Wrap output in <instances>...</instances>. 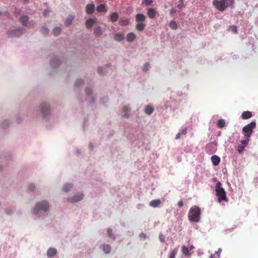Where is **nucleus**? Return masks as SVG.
<instances>
[{
    "instance_id": "f257e3e1",
    "label": "nucleus",
    "mask_w": 258,
    "mask_h": 258,
    "mask_svg": "<svg viewBox=\"0 0 258 258\" xmlns=\"http://www.w3.org/2000/svg\"><path fill=\"white\" fill-rule=\"evenodd\" d=\"M234 0H214L212 2L214 7L219 11H224L228 7H233Z\"/></svg>"
},
{
    "instance_id": "f03ea898",
    "label": "nucleus",
    "mask_w": 258,
    "mask_h": 258,
    "mask_svg": "<svg viewBox=\"0 0 258 258\" xmlns=\"http://www.w3.org/2000/svg\"><path fill=\"white\" fill-rule=\"evenodd\" d=\"M201 214V209L197 206H192L189 211L188 218L190 221L197 223L200 220Z\"/></svg>"
},
{
    "instance_id": "7ed1b4c3",
    "label": "nucleus",
    "mask_w": 258,
    "mask_h": 258,
    "mask_svg": "<svg viewBox=\"0 0 258 258\" xmlns=\"http://www.w3.org/2000/svg\"><path fill=\"white\" fill-rule=\"evenodd\" d=\"M221 183L220 182H218L215 186L216 196L218 198V202L219 203L222 202L223 201L225 202L227 201L226 192L224 189L221 186Z\"/></svg>"
},
{
    "instance_id": "20e7f679",
    "label": "nucleus",
    "mask_w": 258,
    "mask_h": 258,
    "mask_svg": "<svg viewBox=\"0 0 258 258\" xmlns=\"http://www.w3.org/2000/svg\"><path fill=\"white\" fill-rule=\"evenodd\" d=\"M255 122L251 121L249 124H248L247 125H245L243 127V133L244 136L246 137V139H247V140H249V138L250 137L251 135L252 134L253 130L255 127Z\"/></svg>"
},
{
    "instance_id": "39448f33",
    "label": "nucleus",
    "mask_w": 258,
    "mask_h": 258,
    "mask_svg": "<svg viewBox=\"0 0 258 258\" xmlns=\"http://www.w3.org/2000/svg\"><path fill=\"white\" fill-rule=\"evenodd\" d=\"M49 208L48 203L46 201L38 202L36 204L34 209L33 212L36 214L39 210H42L44 212L47 211Z\"/></svg>"
},
{
    "instance_id": "423d86ee",
    "label": "nucleus",
    "mask_w": 258,
    "mask_h": 258,
    "mask_svg": "<svg viewBox=\"0 0 258 258\" xmlns=\"http://www.w3.org/2000/svg\"><path fill=\"white\" fill-rule=\"evenodd\" d=\"M23 34V31L22 29L18 28L14 30H11L8 31L7 34L10 37H19Z\"/></svg>"
},
{
    "instance_id": "0eeeda50",
    "label": "nucleus",
    "mask_w": 258,
    "mask_h": 258,
    "mask_svg": "<svg viewBox=\"0 0 258 258\" xmlns=\"http://www.w3.org/2000/svg\"><path fill=\"white\" fill-rule=\"evenodd\" d=\"M41 111L44 116H46L50 112L49 106L47 104H42L41 105Z\"/></svg>"
},
{
    "instance_id": "6e6552de",
    "label": "nucleus",
    "mask_w": 258,
    "mask_h": 258,
    "mask_svg": "<svg viewBox=\"0 0 258 258\" xmlns=\"http://www.w3.org/2000/svg\"><path fill=\"white\" fill-rule=\"evenodd\" d=\"M83 198L82 194H79L75 195L72 198L69 199V201L71 203H76L81 201Z\"/></svg>"
},
{
    "instance_id": "1a4fd4ad",
    "label": "nucleus",
    "mask_w": 258,
    "mask_h": 258,
    "mask_svg": "<svg viewBox=\"0 0 258 258\" xmlns=\"http://www.w3.org/2000/svg\"><path fill=\"white\" fill-rule=\"evenodd\" d=\"M86 13L88 14H92L94 12L95 5L94 4H88L86 7Z\"/></svg>"
},
{
    "instance_id": "9d476101",
    "label": "nucleus",
    "mask_w": 258,
    "mask_h": 258,
    "mask_svg": "<svg viewBox=\"0 0 258 258\" xmlns=\"http://www.w3.org/2000/svg\"><path fill=\"white\" fill-rule=\"evenodd\" d=\"M181 250L182 253L186 256H190L191 255V253L189 252L188 247L183 245L181 247Z\"/></svg>"
},
{
    "instance_id": "9b49d317",
    "label": "nucleus",
    "mask_w": 258,
    "mask_h": 258,
    "mask_svg": "<svg viewBox=\"0 0 258 258\" xmlns=\"http://www.w3.org/2000/svg\"><path fill=\"white\" fill-rule=\"evenodd\" d=\"M57 253V250L55 248H49L47 251V256L48 257H52Z\"/></svg>"
},
{
    "instance_id": "f8f14e48",
    "label": "nucleus",
    "mask_w": 258,
    "mask_h": 258,
    "mask_svg": "<svg viewBox=\"0 0 258 258\" xmlns=\"http://www.w3.org/2000/svg\"><path fill=\"white\" fill-rule=\"evenodd\" d=\"M156 14V12L154 9L149 8L148 10L147 15H148V16L150 19H153V18H155Z\"/></svg>"
},
{
    "instance_id": "ddd939ff",
    "label": "nucleus",
    "mask_w": 258,
    "mask_h": 258,
    "mask_svg": "<svg viewBox=\"0 0 258 258\" xmlns=\"http://www.w3.org/2000/svg\"><path fill=\"white\" fill-rule=\"evenodd\" d=\"M101 247L105 253L108 254L110 252L111 247L110 245L104 244L102 245Z\"/></svg>"
},
{
    "instance_id": "4468645a",
    "label": "nucleus",
    "mask_w": 258,
    "mask_h": 258,
    "mask_svg": "<svg viewBox=\"0 0 258 258\" xmlns=\"http://www.w3.org/2000/svg\"><path fill=\"white\" fill-rule=\"evenodd\" d=\"M135 19L137 22H143L146 19V16L142 14H138L136 16Z\"/></svg>"
},
{
    "instance_id": "2eb2a0df",
    "label": "nucleus",
    "mask_w": 258,
    "mask_h": 258,
    "mask_svg": "<svg viewBox=\"0 0 258 258\" xmlns=\"http://www.w3.org/2000/svg\"><path fill=\"white\" fill-rule=\"evenodd\" d=\"M161 200L159 199L158 200H154L151 201L149 203L150 206L154 208H156L159 206V205L161 204Z\"/></svg>"
},
{
    "instance_id": "dca6fc26",
    "label": "nucleus",
    "mask_w": 258,
    "mask_h": 258,
    "mask_svg": "<svg viewBox=\"0 0 258 258\" xmlns=\"http://www.w3.org/2000/svg\"><path fill=\"white\" fill-rule=\"evenodd\" d=\"M212 162L215 166L218 165L220 161V158L217 155H213L211 157Z\"/></svg>"
},
{
    "instance_id": "f3484780",
    "label": "nucleus",
    "mask_w": 258,
    "mask_h": 258,
    "mask_svg": "<svg viewBox=\"0 0 258 258\" xmlns=\"http://www.w3.org/2000/svg\"><path fill=\"white\" fill-rule=\"evenodd\" d=\"M95 19H89L87 20L85 23L86 27H87V28H88V29L91 28L92 27L94 23H95Z\"/></svg>"
},
{
    "instance_id": "a211bd4d",
    "label": "nucleus",
    "mask_w": 258,
    "mask_h": 258,
    "mask_svg": "<svg viewBox=\"0 0 258 258\" xmlns=\"http://www.w3.org/2000/svg\"><path fill=\"white\" fill-rule=\"evenodd\" d=\"M252 116V113L249 111H245L242 112L241 114V118L243 119H246L250 118Z\"/></svg>"
},
{
    "instance_id": "6ab92c4d",
    "label": "nucleus",
    "mask_w": 258,
    "mask_h": 258,
    "mask_svg": "<svg viewBox=\"0 0 258 258\" xmlns=\"http://www.w3.org/2000/svg\"><path fill=\"white\" fill-rule=\"evenodd\" d=\"M136 36L135 33L133 32L129 33L126 36V40L128 42H133L136 38Z\"/></svg>"
},
{
    "instance_id": "aec40b11",
    "label": "nucleus",
    "mask_w": 258,
    "mask_h": 258,
    "mask_svg": "<svg viewBox=\"0 0 258 258\" xmlns=\"http://www.w3.org/2000/svg\"><path fill=\"white\" fill-rule=\"evenodd\" d=\"M96 10L98 12L101 13V12H104L106 13L107 10L105 8V6L104 4H100L99 6H98L96 8Z\"/></svg>"
},
{
    "instance_id": "412c9836",
    "label": "nucleus",
    "mask_w": 258,
    "mask_h": 258,
    "mask_svg": "<svg viewBox=\"0 0 258 258\" xmlns=\"http://www.w3.org/2000/svg\"><path fill=\"white\" fill-rule=\"evenodd\" d=\"M154 110V108L151 105H148L145 107V112L148 115H150L153 113Z\"/></svg>"
},
{
    "instance_id": "4be33fe9",
    "label": "nucleus",
    "mask_w": 258,
    "mask_h": 258,
    "mask_svg": "<svg viewBox=\"0 0 258 258\" xmlns=\"http://www.w3.org/2000/svg\"><path fill=\"white\" fill-rule=\"evenodd\" d=\"M124 38V35L121 33H116L114 36V40L118 42L122 41Z\"/></svg>"
},
{
    "instance_id": "5701e85b",
    "label": "nucleus",
    "mask_w": 258,
    "mask_h": 258,
    "mask_svg": "<svg viewBox=\"0 0 258 258\" xmlns=\"http://www.w3.org/2000/svg\"><path fill=\"white\" fill-rule=\"evenodd\" d=\"M146 27V24L143 23H139L136 24V29L138 31H143Z\"/></svg>"
},
{
    "instance_id": "b1692460",
    "label": "nucleus",
    "mask_w": 258,
    "mask_h": 258,
    "mask_svg": "<svg viewBox=\"0 0 258 258\" xmlns=\"http://www.w3.org/2000/svg\"><path fill=\"white\" fill-rule=\"evenodd\" d=\"M119 17V16L117 13H113L110 15V20L112 22H115L117 21Z\"/></svg>"
},
{
    "instance_id": "393cba45",
    "label": "nucleus",
    "mask_w": 258,
    "mask_h": 258,
    "mask_svg": "<svg viewBox=\"0 0 258 258\" xmlns=\"http://www.w3.org/2000/svg\"><path fill=\"white\" fill-rule=\"evenodd\" d=\"M74 19V17L72 15L68 16L65 21V25L67 27L69 26L72 24Z\"/></svg>"
},
{
    "instance_id": "a878e982",
    "label": "nucleus",
    "mask_w": 258,
    "mask_h": 258,
    "mask_svg": "<svg viewBox=\"0 0 258 258\" xmlns=\"http://www.w3.org/2000/svg\"><path fill=\"white\" fill-rule=\"evenodd\" d=\"M28 17L26 16H22L20 18V21L23 26H27Z\"/></svg>"
},
{
    "instance_id": "bb28decb",
    "label": "nucleus",
    "mask_w": 258,
    "mask_h": 258,
    "mask_svg": "<svg viewBox=\"0 0 258 258\" xmlns=\"http://www.w3.org/2000/svg\"><path fill=\"white\" fill-rule=\"evenodd\" d=\"M103 31L100 27H97L94 29V33L96 35L100 36L102 34Z\"/></svg>"
},
{
    "instance_id": "cd10ccee",
    "label": "nucleus",
    "mask_w": 258,
    "mask_h": 258,
    "mask_svg": "<svg viewBox=\"0 0 258 258\" xmlns=\"http://www.w3.org/2000/svg\"><path fill=\"white\" fill-rule=\"evenodd\" d=\"M123 112L124 113V116L126 117H128V114L127 113L130 111V108L128 107V106L125 105L122 108Z\"/></svg>"
},
{
    "instance_id": "c85d7f7f",
    "label": "nucleus",
    "mask_w": 258,
    "mask_h": 258,
    "mask_svg": "<svg viewBox=\"0 0 258 258\" xmlns=\"http://www.w3.org/2000/svg\"><path fill=\"white\" fill-rule=\"evenodd\" d=\"M225 125V121L222 119L218 120L217 126L219 128H222Z\"/></svg>"
},
{
    "instance_id": "c756f323",
    "label": "nucleus",
    "mask_w": 258,
    "mask_h": 258,
    "mask_svg": "<svg viewBox=\"0 0 258 258\" xmlns=\"http://www.w3.org/2000/svg\"><path fill=\"white\" fill-rule=\"evenodd\" d=\"M73 187V184L71 183H67L63 185V190L65 192H67L70 190Z\"/></svg>"
},
{
    "instance_id": "7c9ffc66",
    "label": "nucleus",
    "mask_w": 258,
    "mask_h": 258,
    "mask_svg": "<svg viewBox=\"0 0 258 258\" xmlns=\"http://www.w3.org/2000/svg\"><path fill=\"white\" fill-rule=\"evenodd\" d=\"M61 31V29L60 27H55L53 30V33L54 35L57 36L59 35Z\"/></svg>"
},
{
    "instance_id": "2f4dec72",
    "label": "nucleus",
    "mask_w": 258,
    "mask_h": 258,
    "mask_svg": "<svg viewBox=\"0 0 258 258\" xmlns=\"http://www.w3.org/2000/svg\"><path fill=\"white\" fill-rule=\"evenodd\" d=\"M169 27L173 30H176L177 28L176 23L174 21H172L169 24Z\"/></svg>"
},
{
    "instance_id": "473e14b6",
    "label": "nucleus",
    "mask_w": 258,
    "mask_h": 258,
    "mask_svg": "<svg viewBox=\"0 0 258 258\" xmlns=\"http://www.w3.org/2000/svg\"><path fill=\"white\" fill-rule=\"evenodd\" d=\"M51 64L54 68H56L59 65V60L57 58H55L52 61Z\"/></svg>"
},
{
    "instance_id": "72a5a7b5",
    "label": "nucleus",
    "mask_w": 258,
    "mask_h": 258,
    "mask_svg": "<svg viewBox=\"0 0 258 258\" xmlns=\"http://www.w3.org/2000/svg\"><path fill=\"white\" fill-rule=\"evenodd\" d=\"M108 236L112 239H115V236L112 233V230L111 228H108L107 230Z\"/></svg>"
},
{
    "instance_id": "f704fd0d",
    "label": "nucleus",
    "mask_w": 258,
    "mask_h": 258,
    "mask_svg": "<svg viewBox=\"0 0 258 258\" xmlns=\"http://www.w3.org/2000/svg\"><path fill=\"white\" fill-rule=\"evenodd\" d=\"M130 20L128 19H122L120 20L119 24L121 25L125 26L128 24Z\"/></svg>"
},
{
    "instance_id": "c9c22d12",
    "label": "nucleus",
    "mask_w": 258,
    "mask_h": 258,
    "mask_svg": "<svg viewBox=\"0 0 258 258\" xmlns=\"http://www.w3.org/2000/svg\"><path fill=\"white\" fill-rule=\"evenodd\" d=\"M84 83V81L82 79H78L76 80L75 83V86L76 87H78L82 85Z\"/></svg>"
},
{
    "instance_id": "e433bc0d",
    "label": "nucleus",
    "mask_w": 258,
    "mask_h": 258,
    "mask_svg": "<svg viewBox=\"0 0 258 258\" xmlns=\"http://www.w3.org/2000/svg\"><path fill=\"white\" fill-rule=\"evenodd\" d=\"M177 249H174L170 254L169 258H175V255L177 254Z\"/></svg>"
},
{
    "instance_id": "4c0bfd02",
    "label": "nucleus",
    "mask_w": 258,
    "mask_h": 258,
    "mask_svg": "<svg viewBox=\"0 0 258 258\" xmlns=\"http://www.w3.org/2000/svg\"><path fill=\"white\" fill-rule=\"evenodd\" d=\"M221 251V250L219 249L217 252H215V255H217V256L214 257V255L211 254L210 258H219L220 256V253Z\"/></svg>"
},
{
    "instance_id": "58836bf2",
    "label": "nucleus",
    "mask_w": 258,
    "mask_h": 258,
    "mask_svg": "<svg viewBox=\"0 0 258 258\" xmlns=\"http://www.w3.org/2000/svg\"><path fill=\"white\" fill-rule=\"evenodd\" d=\"M149 66L150 64L149 63H145L143 68V70L145 72L148 71L149 68Z\"/></svg>"
},
{
    "instance_id": "ea45409f",
    "label": "nucleus",
    "mask_w": 258,
    "mask_h": 258,
    "mask_svg": "<svg viewBox=\"0 0 258 258\" xmlns=\"http://www.w3.org/2000/svg\"><path fill=\"white\" fill-rule=\"evenodd\" d=\"M244 148L245 147L242 145H239L237 147V150L240 153H241L243 151Z\"/></svg>"
},
{
    "instance_id": "a19ab883",
    "label": "nucleus",
    "mask_w": 258,
    "mask_h": 258,
    "mask_svg": "<svg viewBox=\"0 0 258 258\" xmlns=\"http://www.w3.org/2000/svg\"><path fill=\"white\" fill-rule=\"evenodd\" d=\"M92 90L90 88H86L85 89V93L87 95H90L92 93Z\"/></svg>"
},
{
    "instance_id": "79ce46f5",
    "label": "nucleus",
    "mask_w": 258,
    "mask_h": 258,
    "mask_svg": "<svg viewBox=\"0 0 258 258\" xmlns=\"http://www.w3.org/2000/svg\"><path fill=\"white\" fill-rule=\"evenodd\" d=\"M28 189L30 191H33L35 189V186L33 184H30L28 185Z\"/></svg>"
},
{
    "instance_id": "37998d69",
    "label": "nucleus",
    "mask_w": 258,
    "mask_h": 258,
    "mask_svg": "<svg viewBox=\"0 0 258 258\" xmlns=\"http://www.w3.org/2000/svg\"><path fill=\"white\" fill-rule=\"evenodd\" d=\"M231 30L234 33H236L237 32V27L236 26H232L230 27Z\"/></svg>"
},
{
    "instance_id": "c03bdc74",
    "label": "nucleus",
    "mask_w": 258,
    "mask_h": 258,
    "mask_svg": "<svg viewBox=\"0 0 258 258\" xmlns=\"http://www.w3.org/2000/svg\"><path fill=\"white\" fill-rule=\"evenodd\" d=\"M159 239L161 241V242H164L165 241V237L162 234H160L159 235Z\"/></svg>"
},
{
    "instance_id": "a18cd8bd",
    "label": "nucleus",
    "mask_w": 258,
    "mask_h": 258,
    "mask_svg": "<svg viewBox=\"0 0 258 258\" xmlns=\"http://www.w3.org/2000/svg\"><path fill=\"white\" fill-rule=\"evenodd\" d=\"M187 133V128L185 127L182 130V131L180 133L181 135H185Z\"/></svg>"
},
{
    "instance_id": "49530a36",
    "label": "nucleus",
    "mask_w": 258,
    "mask_h": 258,
    "mask_svg": "<svg viewBox=\"0 0 258 258\" xmlns=\"http://www.w3.org/2000/svg\"><path fill=\"white\" fill-rule=\"evenodd\" d=\"M248 140H247V139L246 140L242 141L241 142V143L242 146L245 147L248 144Z\"/></svg>"
},
{
    "instance_id": "de8ad7c7",
    "label": "nucleus",
    "mask_w": 258,
    "mask_h": 258,
    "mask_svg": "<svg viewBox=\"0 0 258 258\" xmlns=\"http://www.w3.org/2000/svg\"><path fill=\"white\" fill-rule=\"evenodd\" d=\"M144 3L146 5H149L152 3V0H145Z\"/></svg>"
},
{
    "instance_id": "09e8293b",
    "label": "nucleus",
    "mask_w": 258,
    "mask_h": 258,
    "mask_svg": "<svg viewBox=\"0 0 258 258\" xmlns=\"http://www.w3.org/2000/svg\"><path fill=\"white\" fill-rule=\"evenodd\" d=\"M42 31V33L45 34H47L48 32V30L46 28H43Z\"/></svg>"
},
{
    "instance_id": "8fccbe9b",
    "label": "nucleus",
    "mask_w": 258,
    "mask_h": 258,
    "mask_svg": "<svg viewBox=\"0 0 258 258\" xmlns=\"http://www.w3.org/2000/svg\"><path fill=\"white\" fill-rule=\"evenodd\" d=\"M177 205L178 206V207H179L180 208L182 207L183 205V203L182 201H180L178 202L177 203Z\"/></svg>"
},
{
    "instance_id": "3c124183",
    "label": "nucleus",
    "mask_w": 258,
    "mask_h": 258,
    "mask_svg": "<svg viewBox=\"0 0 258 258\" xmlns=\"http://www.w3.org/2000/svg\"><path fill=\"white\" fill-rule=\"evenodd\" d=\"M140 237L141 238H145L146 237V235L144 233H142L140 235Z\"/></svg>"
},
{
    "instance_id": "603ef678",
    "label": "nucleus",
    "mask_w": 258,
    "mask_h": 258,
    "mask_svg": "<svg viewBox=\"0 0 258 258\" xmlns=\"http://www.w3.org/2000/svg\"><path fill=\"white\" fill-rule=\"evenodd\" d=\"M49 13V11L47 10H45L43 12V15L45 16H46Z\"/></svg>"
},
{
    "instance_id": "864d4df0",
    "label": "nucleus",
    "mask_w": 258,
    "mask_h": 258,
    "mask_svg": "<svg viewBox=\"0 0 258 258\" xmlns=\"http://www.w3.org/2000/svg\"><path fill=\"white\" fill-rule=\"evenodd\" d=\"M181 134L180 133H178L176 135V137H175V139L177 140L178 139H179L181 137Z\"/></svg>"
},
{
    "instance_id": "5fc2aeb1",
    "label": "nucleus",
    "mask_w": 258,
    "mask_h": 258,
    "mask_svg": "<svg viewBox=\"0 0 258 258\" xmlns=\"http://www.w3.org/2000/svg\"><path fill=\"white\" fill-rule=\"evenodd\" d=\"M97 72L99 74H102V69L101 68H98L97 69Z\"/></svg>"
},
{
    "instance_id": "6e6d98bb",
    "label": "nucleus",
    "mask_w": 258,
    "mask_h": 258,
    "mask_svg": "<svg viewBox=\"0 0 258 258\" xmlns=\"http://www.w3.org/2000/svg\"><path fill=\"white\" fill-rule=\"evenodd\" d=\"M21 1L24 3H29V0H21Z\"/></svg>"
},
{
    "instance_id": "4d7b16f0",
    "label": "nucleus",
    "mask_w": 258,
    "mask_h": 258,
    "mask_svg": "<svg viewBox=\"0 0 258 258\" xmlns=\"http://www.w3.org/2000/svg\"><path fill=\"white\" fill-rule=\"evenodd\" d=\"M189 250H191L194 248V246L193 245H190L189 247H188Z\"/></svg>"
},
{
    "instance_id": "13d9d810",
    "label": "nucleus",
    "mask_w": 258,
    "mask_h": 258,
    "mask_svg": "<svg viewBox=\"0 0 258 258\" xmlns=\"http://www.w3.org/2000/svg\"><path fill=\"white\" fill-rule=\"evenodd\" d=\"M89 147H90V148L91 149H93V144H92V143H90V144H89Z\"/></svg>"
}]
</instances>
